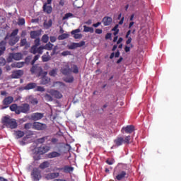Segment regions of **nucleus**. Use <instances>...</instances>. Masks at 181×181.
Listing matches in <instances>:
<instances>
[{"instance_id":"2f4dec72","label":"nucleus","mask_w":181,"mask_h":181,"mask_svg":"<svg viewBox=\"0 0 181 181\" xmlns=\"http://www.w3.org/2000/svg\"><path fill=\"white\" fill-rule=\"evenodd\" d=\"M53 49V44L49 42L42 47V53L43 50H52Z\"/></svg>"},{"instance_id":"20e7f679","label":"nucleus","mask_w":181,"mask_h":181,"mask_svg":"<svg viewBox=\"0 0 181 181\" xmlns=\"http://www.w3.org/2000/svg\"><path fill=\"white\" fill-rule=\"evenodd\" d=\"M34 43L35 45H33L30 49V53H32L33 54H36L37 53H38V54H42L43 46H40V39L35 38Z\"/></svg>"},{"instance_id":"13d9d810","label":"nucleus","mask_w":181,"mask_h":181,"mask_svg":"<svg viewBox=\"0 0 181 181\" xmlns=\"http://www.w3.org/2000/svg\"><path fill=\"white\" fill-rule=\"evenodd\" d=\"M24 23H25V18H20L18 20V25H20L21 26L23 25Z\"/></svg>"},{"instance_id":"0eeeda50","label":"nucleus","mask_w":181,"mask_h":181,"mask_svg":"<svg viewBox=\"0 0 181 181\" xmlns=\"http://www.w3.org/2000/svg\"><path fill=\"white\" fill-rule=\"evenodd\" d=\"M31 177L33 181H39L42 179L41 172L39 168H33L31 172Z\"/></svg>"},{"instance_id":"aec40b11","label":"nucleus","mask_w":181,"mask_h":181,"mask_svg":"<svg viewBox=\"0 0 181 181\" xmlns=\"http://www.w3.org/2000/svg\"><path fill=\"white\" fill-rule=\"evenodd\" d=\"M59 176H60L59 173H50L47 175L46 179H47V180H52V179H56L59 177Z\"/></svg>"},{"instance_id":"c756f323","label":"nucleus","mask_w":181,"mask_h":181,"mask_svg":"<svg viewBox=\"0 0 181 181\" xmlns=\"http://www.w3.org/2000/svg\"><path fill=\"white\" fill-rule=\"evenodd\" d=\"M115 144L117 145V146H121L122 144H124V138L119 137L117 139L115 140Z\"/></svg>"},{"instance_id":"864d4df0","label":"nucleus","mask_w":181,"mask_h":181,"mask_svg":"<svg viewBox=\"0 0 181 181\" xmlns=\"http://www.w3.org/2000/svg\"><path fill=\"white\" fill-rule=\"evenodd\" d=\"M28 138H29V137H28V136L23 137V141H20V145H22V146L26 145V143L25 142V141H26V139H28Z\"/></svg>"},{"instance_id":"423d86ee","label":"nucleus","mask_w":181,"mask_h":181,"mask_svg":"<svg viewBox=\"0 0 181 181\" xmlns=\"http://www.w3.org/2000/svg\"><path fill=\"white\" fill-rule=\"evenodd\" d=\"M23 57V54L21 52L10 53L6 59V61L8 62V63H12L13 60H22Z\"/></svg>"},{"instance_id":"0e129e2a","label":"nucleus","mask_w":181,"mask_h":181,"mask_svg":"<svg viewBox=\"0 0 181 181\" xmlns=\"http://www.w3.org/2000/svg\"><path fill=\"white\" fill-rule=\"evenodd\" d=\"M130 51H131V47L126 46L124 47V52H126V53H128V52H130Z\"/></svg>"},{"instance_id":"c9c22d12","label":"nucleus","mask_w":181,"mask_h":181,"mask_svg":"<svg viewBox=\"0 0 181 181\" xmlns=\"http://www.w3.org/2000/svg\"><path fill=\"white\" fill-rule=\"evenodd\" d=\"M53 22L52 21V19H49L48 21H45L44 23V26L47 28V29H49V28H52Z\"/></svg>"},{"instance_id":"ddd939ff","label":"nucleus","mask_w":181,"mask_h":181,"mask_svg":"<svg viewBox=\"0 0 181 181\" xmlns=\"http://www.w3.org/2000/svg\"><path fill=\"white\" fill-rule=\"evenodd\" d=\"M42 118H43V113L35 112L30 115V119L32 121H39V119H42Z\"/></svg>"},{"instance_id":"6e6552de","label":"nucleus","mask_w":181,"mask_h":181,"mask_svg":"<svg viewBox=\"0 0 181 181\" xmlns=\"http://www.w3.org/2000/svg\"><path fill=\"white\" fill-rule=\"evenodd\" d=\"M46 124L39 122H35L33 124V129H36L37 131H43V129H46Z\"/></svg>"},{"instance_id":"69168bd1","label":"nucleus","mask_w":181,"mask_h":181,"mask_svg":"<svg viewBox=\"0 0 181 181\" xmlns=\"http://www.w3.org/2000/svg\"><path fill=\"white\" fill-rule=\"evenodd\" d=\"M101 25V22H98L96 23L93 24V28H98Z\"/></svg>"},{"instance_id":"6ab92c4d","label":"nucleus","mask_w":181,"mask_h":181,"mask_svg":"<svg viewBox=\"0 0 181 181\" xmlns=\"http://www.w3.org/2000/svg\"><path fill=\"white\" fill-rule=\"evenodd\" d=\"M61 73L64 74V76H69L70 73H71V69L69 65H66L65 67L61 69Z\"/></svg>"},{"instance_id":"9b49d317","label":"nucleus","mask_w":181,"mask_h":181,"mask_svg":"<svg viewBox=\"0 0 181 181\" xmlns=\"http://www.w3.org/2000/svg\"><path fill=\"white\" fill-rule=\"evenodd\" d=\"M121 131L122 134H124V132L126 134H132L134 131H135V127H134V125H127L125 127H122Z\"/></svg>"},{"instance_id":"58836bf2","label":"nucleus","mask_w":181,"mask_h":181,"mask_svg":"<svg viewBox=\"0 0 181 181\" xmlns=\"http://www.w3.org/2000/svg\"><path fill=\"white\" fill-rule=\"evenodd\" d=\"M118 24H117L112 29V30L114 32L113 35L114 36H117L118 33H119V30L118 29Z\"/></svg>"},{"instance_id":"5701e85b","label":"nucleus","mask_w":181,"mask_h":181,"mask_svg":"<svg viewBox=\"0 0 181 181\" xmlns=\"http://www.w3.org/2000/svg\"><path fill=\"white\" fill-rule=\"evenodd\" d=\"M80 33V29H76L71 32V35H74V39H81L83 37V35Z\"/></svg>"},{"instance_id":"c85d7f7f","label":"nucleus","mask_w":181,"mask_h":181,"mask_svg":"<svg viewBox=\"0 0 181 181\" xmlns=\"http://www.w3.org/2000/svg\"><path fill=\"white\" fill-rule=\"evenodd\" d=\"M74 170V168L69 165L64 166V173H71Z\"/></svg>"},{"instance_id":"7c9ffc66","label":"nucleus","mask_w":181,"mask_h":181,"mask_svg":"<svg viewBox=\"0 0 181 181\" xmlns=\"http://www.w3.org/2000/svg\"><path fill=\"white\" fill-rule=\"evenodd\" d=\"M49 166H50V163H49V161H44L40 165L39 168L40 169H46V168H49Z\"/></svg>"},{"instance_id":"e433bc0d","label":"nucleus","mask_w":181,"mask_h":181,"mask_svg":"<svg viewBox=\"0 0 181 181\" xmlns=\"http://www.w3.org/2000/svg\"><path fill=\"white\" fill-rule=\"evenodd\" d=\"M44 98L46 101H53V97H52V95H49V93H46L44 95Z\"/></svg>"},{"instance_id":"6e6d98bb","label":"nucleus","mask_w":181,"mask_h":181,"mask_svg":"<svg viewBox=\"0 0 181 181\" xmlns=\"http://www.w3.org/2000/svg\"><path fill=\"white\" fill-rule=\"evenodd\" d=\"M49 141H51V142L53 145H56V144H57V142H59V139H57V138L50 139Z\"/></svg>"},{"instance_id":"f257e3e1","label":"nucleus","mask_w":181,"mask_h":181,"mask_svg":"<svg viewBox=\"0 0 181 181\" xmlns=\"http://www.w3.org/2000/svg\"><path fill=\"white\" fill-rule=\"evenodd\" d=\"M11 111L16 112V114H29L30 111V105L28 103H23L21 105L18 106L17 104H13L10 106Z\"/></svg>"},{"instance_id":"a878e982","label":"nucleus","mask_w":181,"mask_h":181,"mask_svg":"<svg viewBox=\"0 0 181 181\" xmlns=\"http://www.w3.org/2000/svg\"><path fill=\"white\" fill-rule=\"evenodd\" d=\"M5 50H6V41L2 40L0 42V56H2Z\"/></svg>"},{"instance_id":"f8f14e48","label":"nucleus","mask_w":181,"mask_h":181,"mask_svg":"<svg viewBox=\"0 0 181 181\" xmlns=\"http://www.w3.org/2000/svg\"><path fill=\"white\" fill-rule=\"evenodd\" d=\"M27 103H30V104H32L33 105H37V104H39V100H37V98L33 97V95H28L25 98Z\"/></svg>"},{"instance_id":"a18cd8bd","label":"nucleus","mask_w":181,"mask_h":181,"mask_svg":"<svg viewBox=\"0 0 181 181\" xmlns=\"http://www.w3.org/2000/svg\"><path fill=\"white\" fill-rule=\"evenodd\" d=\"M42 42H43V43H47V42H49V36L45 34L42 37Z\"/></svg>"},{"instance_id":"f03ea898","label":"nucleus","mask_w":181,"mask_h":181,"mask_svg":"<svg viewBox=\"0 0 181 181\" xmlns=\"http://www.w3.org/2000/svg\"><path fill=\"white\" fill-rule=\"evenodd\" d=\"M19 30L16 29L13 30L11 34L7 33L6 37H4V40H8V45H10V46H15V45H16L21 39L20 36H17Z\"/></svg>"},{"instance_id":"393cba45","label":"nucleus","mask_w":181,"mask_h":181,"mask_svg":"<svg viewBox=\"0 0 181 181\" xmlns=\"http://www.w3.org/2000/svg\"><path fill=\"white\" fill-rule=\"evenodd\" d=\"M37 87V84L36 83H29L25 86L23 87V90H33V88H36Z\"/></svg>"},{"instance_id":"72a5a7b5","label":"nucleus","mask_w":181,"mask_h":181,"mask_svg":"<svg viewBox=\"0 0 181 181\" xmlns=\"http://www.w3.org/2000/svg\"><path fill=\"white\" fill-rule=\"evenodd\" d=\"M83 32H90V33H94V28H93V27L83 25Z\"/></svg>"},{"instance_id":"3c124183","label":"nucleus","mask_w":181,"mask_h":181,"mask_svg":"<svg viewBox=\"0 0 181 181\" xmlns=\"http://www.w3.org/2000/svg\"><path fill=\"white\" fill-rule=\"evenodd\" d=\"M130 141H131V136H127L124 138L123 143L124 144H129Z\"/></svg>"},{"instance_id":"de8ad7c7","label":"nucleus","mask_w":181,"mask_h":181,"mask_svg":"<svg viewBox=\"0 0 181 181\" xmlns=\"http://www.w3.org/2000/svg\"><path fill=\"white\" fill-rule=\"evenodd\" d=\"M40 57V55H39V54H37L34 57L33 59L31 62L32 66H33V64H35V63H36L37 60H39Z\"/></svg>"},{"instance_id":"e2e57ef3","label":"nucleus","mask_w":181,"mask_h":181,"mask_svg":"<svg viewBox=\"0 0 181 181\" xmlns=\"http://www.w3.org/2000/svg\"><path fill=\"white\" fill-rule=\"evenodd\" d=\"M131 42H132V38L129 37L128 40L126 41V45H131Z\"/></svg>"},{"instance_id":"1a4fd4ad","label":"nucleus","mask_w":181,"mask_h":181,"mask_svg":"<svg viewBox=\"0 0 181 181\" xmlns=\"http://www.w3.org/2000/svg\"><path fill=\"white\" fill-rule=\"evenodd\" d=\"M86 45V42L81 41L80 42H72L70 45H68L69 50H74L77 47H83Z\"/></svg>"},{"instance_id":"79ce46f5","label":"nucleus","mask_w":181,"mask_h":181,"mask_svg":"<svg viewBox=\"0 0 181 181\" xmlns=\"http://www.w3.org/2000/svg\"><path fill=\"white\" fill-rule=\"evenodd\" d=\"M105 163L107 165H114V163H115V160L114 158H110L106 160Z\"/></svg>"},{"instance_id":"a211bd4d","label":"nucleus","mask_w":181,"mask_h":181,"mask_svg":"<svg viewBox=\"0 0 181 181\" xmlns=\"http://www.w3.org/2000/svg\"><path fill=\"white\" fill-rule=\"evenodd\" d=\"M102 22H103L104 26H110V25H111V23H112V18L109 17V16H105L103 18Z\"/></svg>"},{"instance_id":"338daca9","label":"nucleus","mask_w":181,"mask_h":181,"mask_svg":"<svg viewBox=\"0 0 181 181\" xmlns=\"http://www.w3.org/2000/svg\"><path fill=\"white\" fill-rule=\"evenodd\" d=\"M122 60H124V58L122 57H120L119 59L117 61V64H119V63H121Z\"/></svg>"},{"instance_id":"680f3d73","label":"nucleus","mask_w":181,"mask_h":181,"mask_svg":"<svg viewBox=\"0 0 181 181\" xmlns=\"http://www.w3.org/2000/svg\"><path fill=\"white\" fill-rule=\"evenodd\" d=\"M95 33H97V35H101V33H103V30L102 29H96L95 30Z\"/></svg>"},{"instance_id":"9d476101","label":"nucleus","mask_w":181,"mask_h":181,"mask_svg":"<svg viewBox=\"0 0 181 181\" xmlns=\"http://www.w3.org/2000/svg\"><path fill=\"white\" fill-rule=\"evenodd\" d=\"M50 151V148L47 146H40L37 148V152L39 155H45Z\"/></svg>"},{"instance_id":"603ef678","label":"nucleus","mask_w":181,"mask_h":181,"mask_svg":"<svg viewBox=\"0 0 181 181\" xmlns=\"http://www.w3.org/2000/svg\"><path fill=\"white\" fill-rule=\"evenodd\" d=\"M45 88H43V86H37L35 91H40V93H43V91H45Z\"/></svg>"},{"instance_id":"09e8293b","label":"nucleus","mask_w":181,"mask_h":181,"mask_svg":"<svg viewBox=\"0 0 181 181\" xmlns=\"http://www.w3.org/2000/svg\"><path fill=\"white\" fill-rule=\"evenodd\" d=\"M26 43H28V40H26V38H23L20 42V46L21 47L25 46Z\"/></svg>"},{"instance_id":"473e14b6","label":"nucleus","mask_w":181,"mask_h":181,"mask_svg":"<svg viewBox=\"0 0 181 181\" xmlns=\"http://www.w3.org/2000/svg\"><path fill=\"white\" fill-rule=\"evenodd\" d=\"M50 83V78L47 76H43L41 80V84L45 85L49 84Z\"/></svg>"},{"instance_id":"49530a36","label":"nucleus","mask_w":181,"mask_h":181,"mask_svg":"<svg viewBox=\"0 0 181 181\" xmlns=\"http://www.w3.org/2000/svg\"><path fill=\"white\" fill-rule=\"evenodd\" d=\"M64 81L66 83H73L74 81V77L73 76H70V77H66L65 79H64Z\"/></svg>"},{"instance_id":"4c0bfd02","label":"nucleus","mask_w":181,"mask_h":181,"mask_svg":"<svg viewBox=\"0 0 181 181\" xmlns=\"http://www.w3.org/2000/svg\"><path fill=\"white\" fill-rule=\"evenodd\" d=\"M52 59V57L47 56V55H42V60L43 63H46L47 62H49V60Z\"/></svg>"},{"instance_id":"b1692460","label":"nucleus","mask_w":181,"mask_h":181,"mask_svg":"<svg viewBox=\"0 0 181 181\" xmlns=\"http://www.w3.org/2000/svg\"><path fill=\"white\" fill-rule=\"evenodd\" d=\"M14 136H16V139H20V138H23V136H25V132L16 130L14 131Z\"/></svg>"},{"instance_id":"c03bdc74","label":"nucleus","mask_w":181,"mask_h":181,"mask_svg":"<svg viewBox=\"0 0 181 181\" xmlns=\"http://www.w3.org/2000/svg\"><path fill=\"white\" fill-rule=\"evenodd\" d=\"M74 15L71 13H67L63 17V21H66V19H69V18H73Z\"/></svg>"},{"instance_id":"052dcab7","label":"nucleus","mask_w":181,"mask_h":181,"mask_svg":"<svg viewBox=\"0 0 181 181\" xmlns=\"http://www.w3.org/2000/svg\"><path fill=\"white\" fill-rule=\"evenodd\" d=\"M111 36H112V34H111L110 33H107L105 35L106 40H108V39H111Z\"/></svg>"},{"instance_id":"8fccbe9b","label":"nucleus","mask_w":181,"mask_h":181,"mask_svg":"<svg viewBox=\"0 0 181 181\" xmlns=\"http://www.w3.org/2000/svg\"><path fill=\"white\" fill-rule=\"evenodd\" d=\"M33 127V124L32 123H26L24 125V129H30Z\"/></svg>"},{"instance_id":"7ed1b4c3","label":"nucleus","mask_w":181,"mask_h":181,"mask_svg":"<svg viewBox=\"0 0 181 181\" xmlns=\"http://www.w3.org/2000/svg\"><path fill=\"white\" fill-rule=\"evenodd\" d=\"M1 124L6 127V128H10L11 129H16L18 128V122L16 119L11 118L9 116H4L1 119Z\"/></svg>"},{"instance_id":"dca6fc26","label":"nucleus","mask_w":181,"mask_h":181,"mask_svg":"<svg viewBox=\"0 0 181 181\" xmlns=\"http://www.w3.org/2000/svg\"><path fill=\"white\" fill-rule=\"evenodd\" d=\"M23 76V71L22 70L13 71L11 74L12 78H21Z\"/></svg>"},{"instance_id":"a19ab883","label":"nucleus","mask_w":181,"mask_h":181,"mask_svg":"<svg viewBox=\"0 0 181 181\" xmlns=\"http://www.w3.org/2000/svg\"><path fill=\"white\" fill-rule=\"evenodd\" d=\"M71 70L72 73H74V74H78V67L77 66V65H73Z\"/></svg>"},{"instance_id":"5fc2aeb1","label":"nucleus","mask_w":181,"mask_h":181,"mask_svg":"<svg viewBox=\"0 0 181 181\" xmlns=\"http://www.w3.org/2000/svg\"><path fill=\"white\" fill-rule=\"evenodd\" d=\"M62 56H70L71 54V52L70 51H64L62 52Z\"/></svg>"},{"instance_id":"2eb2a0df","label":"nucleus","mask_w":181,"mask_h":181,"mask_svg":"<svg viewBox=\"0 0 181 181\" xmlns=\"http://www.w3.org/2000/svg\"><path fill=\"white\" fill-rule=\"evenodd\" d=\"M42 10L45 13H47V15H50L53 11V8L52 6L47 5V3H45L42 6Z\"/></svg>"},{"instance_id":"4be33fe9","label":"nucleus","mask_w":181,"mask_h":181,"mask_svg":"<svg viewBox=\"0 0 181 181\" xmlns=\"http://www.w3.org/2000/svg\"><path fill=\"white\" fill-rule=\"evenodd\" d=\"M42 67L39 66V64L33 65L30 69L31 74H35V73H39L41 71Z\"/></svg>"},{"instance_id":"39448f33","label":"nucleus","mask_w":181,"mask_h":181,"mask_svg":"<svg viewBox=\"0 0 181 181\" xmlns=\"http://www.w3.org/2000/svg\"><path fill=\"white\" fill-rule=\"evenodd\" d=\"M113 176H115V180H124V179H125V177H127V172L121 170L118 168H115L113 173Z\"/></svg>"},{"instance_id":"f3484780","label":"nucleus","mask_w":181,"mask_h":181,"mask_svg":"<svg viewBox=\"0 0 181 181\" xmlns=\"http://www.w3.org/2000/svg\"><path fill=\"white\" fill-rule=\"evenodd\" d=\"M47 156L49 159H53L54 158H60V156H62V153L58 151H52V152L49 153L47 155Z\"/></svg>"},{"instance_id":"f704fd0d","label":"nucleus","mask_w":181,"mask_h":181,"mask_svg":"<svg viewBox=\"0 0 181 181\" xmlns=\"http://www.w3.org/2000/svg\"><path fill=\"white\" fill-rule=\"evenodd\" d=\"M30 35L31 39H36V37L39 36V32L36 30L31 31Z\"/></svg>"},{"instance_id":"412c9836","label":"nucleus","mask_w":181,"mask_h":181,"mask_svg":"<svg viewBox=\"0 0 181 181\" xmlns=\"http://www.w3.org/2000/svg\"><path fill=\"white\" fill-rule=\"evenodd\" d=\"M13 103V97L12 96H8L5 98L3 100V105H9Z\"/></svg>"},{"instance_id":"bb28decb","label":"nucleus","mask_w":181,"mask_h":181,"mask_svg":"<svg viewBox=\"0 0 181 181\" xmlns=\"http://www.w3.org/2000/svg\"><path fill=\"white\" fill-rule=\"evenodd\" d=\"M46 141L47 142H49V141H50V136H45L37 139V144H45Z\"/></svg>"},{"instance_id":"37998d69","label":"nucleus","mask_w":181,"mask_h":181,"mask_svg":"<svg viewBox=\"0 0 181 181\" xmlns=\"http://www.w3.org/2000/svg\"><path fill=\"white\" fill-rule=\"evenodd\" d=\"M57 74V69H52L49 72V75L51 76V77H54Z\"/></svg>"},{"instance_id":"ea45409f","label":"nucleus","mask_w":181,"mask_h":181,"mask_svg":"<svg viewBox=\"0 0 181 181\" xmlns=\"http://www.w3.org/2000/svg\"><path fill=\"white\" fill-rule=\"evenodd\" d=\"M67 37H69V35L66 34V33H63L58 36V40H64V39H67Z\"/></svg>"},{"instance_id":"4d7b16f0","label":"nucleus","mask_w":181,"mask_h":181,"mask_svg":"<svg viewBox=\"0 0 181 181\" xmlns=\"http://www.w3.org/2000/svg\"><path fill=\"white\" fill-rule=\"evenodd\" d=\"M6 63V60L4 58H0V66H5V64Z\"/></svg>"},{"instance_id":"bf43d9fd","label":"nucleus","mask_w":181,"mask_h":181,"mask_svg":"<svg viewBox=\"0 0 181 181\" xmlns=\"http://www.w3.org/2000/svg\"><path fill=\"white\" fill-rule=\"evenodd\" d=\"M49 39H50V42H52V43H54V42H56V40H57V38L55 36H51L49 37Z\"/></svg>"},{"instance_id":"4468645a","label":"nucleus","mask_w":181,"mask_h":181,"mask_svg":"<svg viewBox=\"0 0 181 181\" xmlns=\"http://www.w3.org/2000/svg\"><path fill=\"white\" fill-rule=\"evenodd\" d=\"M49 94H51V95H52V97H54V98H57L58 100H60V98H63V95L59 90L52 89L49 90Z\"/></svg>"},{"instance_id":"774afa93","label":"nucleus","mask_w":181,"mask_h":181,"mask_svg":"<svg viewBox=\"0 0 181 181\" xmlns=\"http://www.w3.org/2000/svg\"><path fill=\"white\" fill-rule=\"evenodd\" d=\"M119 54H120V53H119V51H117L115 54V57H119Z\"/></svg>"},{"instance_id":"cd10ccee","label":"nucleus","mask_w":181,"mask_h":181,"mask_svg":"<svg viewBox=\"0 0 181 181\" xmlns=\"http://www.w3.org/2000/svg\"><path fill=\"white\" fill-rule=\"evenodd\" d=\"M25 66V62H14L11 64V67L13 69H21V67H23Z\"/></svg>"}]
</instances>
